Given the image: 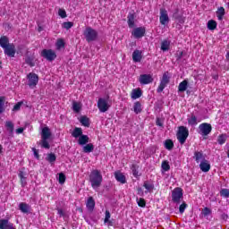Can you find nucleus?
I'll use <instances>...</instances> for the list:
<instances>
[{"instance_id": "f257e3e1", "label": "nucleus", "mask_w": 229, "mask_h": 229, "mask_svg": "<svg viewBox=\"0 0 229 229\" xmlns=\"http://www.w3.org/2000/svg\"><path fill=\"white\" fill-rule=\"evenodd\" d=\"M89 182L93 189L101 187L103 182V175L99 170H93L89 174Z\"/></svg>"}, {"instance_id": "f03ea898", "label": "nucleus", "mask_w": 229, "mask_h": 229, "mask_svg": "<svg viewBox=\"0 0 229 229\" xmlns=\"http://www.w3.org/2000/svg\"><path fill=\"white\" fill-rule=\"evenodd\" d=\"M49 139H51V130L49 127H44L41 131V140L39 141L41 148H44L45 149H49V148H51L49 141H47Z\"/></svg>"}, {"instance_id": "7ed1b4c3", "label": "nucleus", "mask_w": 229, "mask_h": 229, "mask_svg": "<svg viewBox=\"0 0 229 229\" xmlns=\"http://www.w3.org/2000/svg\"><path fill=\"white\" fill-rule=\"evenodd\" d=\"M84 37L87 42H94L98 40V30L90 27H87L86 30H84Z\"/></svg>"}, {"instance_id": "20e7f679", "label": "nucleus", "mask_w": 229, "mask_h": 229, "mask_svg": "<svg viewBox=\"0 0 229 229\" xmlns=\"http://www.w3.org/2000/svg\"><path fill=\"white\" fill-rule=\"evenodd\" d=\"M187 137H189V129H187L185 126L179 127L177 140H179L180 144H185Z\"/></svg>"}, {"instance_id": "39448f33", "label": "nucleus", "mask_w": 229, "mask_h": 229, "mask_svg": "<svg viewBox=\"0 0 229 229\" xmlns=\"http://www.w3.org/2000/svg\"><path fill=\"white\" fill-rule=\"evenodd\" d=\"M27 85L30 89H35L38 85V75L34 72H30L27 75Z\"/></svg>"}, {"instance_id": "423d86ee", "label": "nucleus", "mask_w": 229, "mask_h": 229, "mask_svg": "<svg viewBox=\"0 0 229 229\" xmlns=\"http://www.w3.org/2000/svg\"><path fill=\"white\" fill-rule=\"evenodd\" d=\"M169 80H171V77H169V72H165L163 74V77L160 81V84L157 88V92H163L164 89H165L167 87V84L169 83Z\"/></svg>"}, {"instance_id": "0eeeda50", "label": "nucleus", "mask_w": 229, "mask_h": 229, "mask_svg": "<svg viewBox=\"0 0 229 229\" xmlns=\"http://www.w3.org/2000/svg\"><path fill=\"white\" fill-rule=\"evenodd\" d=\"M98 108L99 112H102V114H105V112H108V109L110 108V104L108 103V99L99 98L98 101Z\"/></svg>"}, {"instance_id": "6e6552de", "label": "nucleus", "mask_w": 229, "mask_h": 229, "mask_svg": "<svg viewBox=\"0 0 229 229\" xmlns=\"http://www.w3.org/2000/svg\"><path fill=\"white\" fill-rule=\"evenodd\" d=\"M210 131H212V125H210V123H204L199 126V135L207 137V135H209Z\"/></svg>"}, {"instance_id": "1a4fd4ad", "label": "nucleus", "mask_w": 229, "mask_h": 229, "mask_svg": "<svg viewBox=\"0 0 229 229\" xmlns=\"http://www.w3.org/2000/svg\"><path fill=\"white\" fill-rule=\"evenodd\" d=\"M41 56L48 60V62H53L56 58V53L52 49H44L41 52Z\"/></svg>"}, {"instance_id": "9d476101", "label": "nucleus", "mask_w": 229, "mask_h": 229, "mask_svg": "<svg viewBox=\"0 0 229 229\" xmlns=\"http://www.w3.org/2000/svg\"><path fill=\"white\" fill-rule=\"evenodd\" d=\"M183 197L182 188H175L172 191V199L174 203H180V199Z\"/></svg>"}, {"instance_id": "9b49d317", "label": "nucleus", "mask_w": 229, "mask_h": 229, "mask_svg": "<svg viewBox=\"0 0 229 229\" xmlns=\"http://www.w3.org/2000/svg\"><path fill=\"white\" fill-rule=\"evenodd\" d=\"M160 24L165 26V24L169 23V14H167V10L162 8L160 9V16H159Z\"/></svg>"}, {"instance_id": "f8f14e48", "label": "nucleus", "mask_w": 229, "mask_h": 229, "mask_svg": "<svg viewBox=\"0 0 229 229\" xmlns=\"http://www.w3.org/2000/svg\"><path fill=\"white\" fill-rule=\"evenodd\" d=\"M139 81L140 85H149V83H153V76L151 74H141Z\"/></svg>"}, {"instance_id": "ddd939ff", "label": "nucleus", "mask_w": 229, "mask_h": 229, "mask_svg": "<svg viewBox=\"0 0 229 229\" xmlns=\"http://www.w3.org/2000/svg\"><path fill=\"white\" fill-rule=\"evenodd\" d=\"M146 34V28L144 27H138L134 29L131 32V35L134 36V38H142Z\"/></svg>"}, {"instance_id": "4468645a", "label": "nucleus", "mask_w": 229, "mask_h": 229, "mask_svg": "<svg viewBox=\"0 0 229 229\" xmlns=\"http://www.w3.org/2000/svg\"><path fill=\"white\" fill-rule=\"evenodd\" d=\"M4 49V54L7 55V56H10L11 58H13V56H15V46L8 45Z\"/></svg>"}, {"instance_id": "2eb2a0df", "label": "nucleus", "mask_w": 229, "mask_h": 229, "mask_svg": "<svg viewBox=\"0 0 229 229\" xmlns=\"http://www.w3.org/2000/svg\"><path fill=\"white\" fill-rule=\"evenodd\" d=\"M199 168L202 173H208V171H210V162H208L207 159L201 161L199 164Z\"/></svg>"}, {"instance_id": "dca6fc26", "label": "nucleus", "mask_w": 229, "mask_h": 229, "mask_svg": "<svg viewBox=\"0 0 229 229\" xmlns=\"http://www.w3.org/2000/svg\"><path fill=\"white\" fill-rule=\"evenodd\" d=\"M0 229H15L13 224L10 223L6 219L0 220Z\"/></svg>"}, {"instance_id": "f3484780", "label": "nucleus", "mask_w": 229, "mask_h": 229, "mask_svg": "<svg viewBox=\"0 0 229 229\" xmlns=\"http://www.w3.org/2000/svg\"><path fill=\"white\" fill-rule=\"evenodd\" d=\"M114 178L120 183H123V184L126 183V176L124 175V174H123L120 171L114 172Z\"/></svg>"}, {"instance_id": "a211bd4d", "label": "nucleus", "mask_w": 229, "mask_h": 229, "mask_svg": "<svg viewBox=\"0 0 229 229\" xmlns=\"http://www.w3.org/2000/svg\"><path fill=\"white\" fill-rule=\"evenodd\" d=\"M19 209L23 214H30V210H31V207L30 206V204H27L26 202H21L19 204Z\"/></svg>"}, {"instance_id": "6ab92c4d", "label": "nucleus", "mask_w": 229, "mask_h": 229, "mask_svg": "<svg viewBox=\"0 0 229 229\" xmlns=\"http://www.w3.org/2000/svg\"><path fill=\"white\" fill-rule=\"evenodd\" d=\"M194 160L197 162V164H199V162H203L205 159V156L203 155V152L201 151H195L193 156Z\"/></svg>"}, {"instance_id": "aec40b11", "label": "nucleus", "mask_w": 229, "mask_h": 229, "mask_svg": "<svg viewBox=\"0 0 229 229\" xmlns=\"http://www.w3.org/2000/svg\"><path fill=\"white\" fill-rule=\"evenodd\" d=\"M142 97V90L140 89H133L131 93V99H139Z\"/></svg>"}, {"instance_id": "412c9836", "label": "nucleus", "mask_w": 229, "mask_h": 229, "mask_svg": "<svg viewBox=\"0 0 229 229\" xmlns=\"http://www.w3.org/2000/svg\"><path fill=\"white\" fill-rule=\"evenodd\" d=\"M187 121L190 126H196L198 123H201V121L198 120V117H196L194 114H191L190 117H188Z\"/></svg>"}, {"instance_id": "4be33fe9", "label": "nucleus", "mask_w": 229, "mask_h": 229, "mask_svg": "<svg viewBox=\"0 0 229 229\" xmlns=\"http://www.w3.org/2000/svg\"><path fill=\"white\" fill-rule=\"evenodd\" d=\"M83 135V130L80 127H75L72 132V137L74 139H80Z\"/></svg>"}, {"instance_id": "5701e85b", "label": "nucleus", "mask_w": 229, "mask_h": 229, "mask_svg": "<svg viewBox=\"0 0 229 229\" xmlns=\"http://www.w3.org/2000/svg\"><path fill=\"white\" fill-rule=\"evenodd\" d=\"M132 60L135 63L140 62V60H142V52H140V50H134L132 53Z\"/></svg>"}, {"instance_id": "b1692460", "label": "nucleus", "mask_w": 229, "mask_h": 229, "mask_svg": "<svg viewBox=\"0 0 229 229\" xmlns=\"http://www.w3.org/2000/svg\"><path fill=\"white\" fill-rule=\"evenodd\" d=\"M89 138L87 135L82 134L78 139V144L79 146H85L86 144H89Z\"/></svg>"}, {"instance_id": "393cba45", "label": "nucleus", "mask_w": 229, "mask_h": 229, "mask_svg": "<svg viewBox=\"0 0 229 229\" xmlns=\"http://www.w3.org/2000/svg\"><path fill=\"white\" fill-rule=\"evenodd\" d=\"M188 87H189V81H187V80H184L181 83H179L178 90L179 92H185Z\"/></svg>"}, {"instance_id": "a878e982", "label": "nucleus", "mask_w": 229, "mask_h": 229, "mask_svg": "<svg viewBox=\"0 0 229 229\" xmlns=\"http://www.w3.org/2000/svg\"><path fill=\"white\" fill-rule=\"evenodd\" d=\"M82 151L83 153H92V151H94V144L86 143L82 148Z\"/></svg>"}, {"instance_id": "bb28decb", "label": "nucleus", "mask_w": 229, "mask_h": 229, "mask_svg": "<svg viewBox=\"0 0 229 229\" xmlns=\"http://www.w3.org/2000/svg\"><path fill=\"white\" fill-rule=\"evenodd\" d=\"M86 207L89 210H94V208L96 207V201H94V199L92 197H89L88 199Z\"/></svg>"}, {"instance_id": "cd10ccee", "label": "nucleus", "mask_w": 229, "mask_h": 229, "mask_svg": "<svg viewBox=\"0 0 229 229\" xmlns=\"http://www.w3.org/2000/svg\"><path fill=\"white\" fill-rule=\"evenodd\" d=\"M128 21V26L129 28H134L135 26V15L134 14H129L127 17Z\"/></svg>"}, {"instance_id": "c85d7f7f", "label": "nucleus", "mask_w": 229, "mask_h": 229, "mask_svg": "<svg viewBox=\"0 0 229 229\" xmlns=\"http://www.w3.org/2000/svg\"><path fill=\"white\" fill-rule=\"evenodd\" d=\"M216 17L218 21H223V17H225V7H219L216 11Z\"/></svg>"}, {"instance_id": "c756f323", "label": "nucleus", "mask_w": 229, "mask_h": 229, "mask_svg": "<svg viewBox=\"0 0 229 229\" xmlns=\"http://www.w3.org/2000/svg\"><path fill=\"white\" fill-rule=\"evenodd\" d=\"M161 169L163 171V173H167V171H169L171 169V165H169V161H163L161 164Z\"/></svg>"}, {"instance_id": "7c9ffc66", "label": "nucleus", "mask_w": 229, "mask_h": 229, "mask_svg": "<svg viewBox=\"0 0 229 229\" xmlns=\"http://www.w3.org/2000/svg\"><path fill=\"white\" fill-rule=\"evenodd\" d=\"M80 123L82 124V126H86V128H89V126H90V121L87 116H81L80 118Z\"/></svg>"}, {"instance_id": "2f4dec72", "label": "nucleus", "mask_w": 229, "mask_h": 229, "mask_svg": "<svg viewBox=\"0 0 229 229\" xmlns=\"http://www.w3.org/2000/svg\"><path fill=\"white\" fill-rule=\"evenodd\" d=\"M226 139H228V135L227 134H220L217 137L218 144H220V146H223V144H225V142H226Z\"/></svg>"}, {"instance_id": "473e14b6", "label": "nucleus", "mask_w": 229, "mask_h": 229, "mask_svg": "<svg viewBox=\"0 0 229 229\" xmlns=\"http://www.w3.org/2000/svg\"><path fill=\"white\" fill-rule=\"evenodd\" d=\"M9 40L8 38H6V36H4L0 38V46L1 47H3L4 49L5 47H8V46H10V44H8Z\"/></svg>"}, {"instance_id": "72a5a7b5", "label": "nucleus", "mask_w": 229, "mask_h": 229, "mask_svg": "<svg viewBox=\"0 0 229 229\" xmlns=\"http://www.w3.org/2000/svg\"><path fill=\"white\" fill-rule=\"evenodd\" d=\"M171 46V41L164 40L161 43V51H169V47Z\"/></svg>"}, {"instance_id": "f704fd0d", "label": "nucleus", "mask_w": 229, "mask_h": 229, "mask_svg": "<svg viewBox=\"0 0 229 229\" xmlns=\"http://www.w3.org/2000/svg\"><path fill=\"white\" fill-rule=\"evenodd\" d=\"M134 114H140L142 112V105L140 102H135L133 106Z\"/></svg>"}, {"instance_id": "c9c22d12", "label": "nucleus", "mask_w": 229, "mask_h": 229, "mask_svg": "<svg viewBox=\"0 0 229 229\" xmlns=\"http://www.w3.org/2000/svg\"><path fill=\"white\" fill-rule=\"evenodd\" d=\"M46 160L50 164H55L56 162V156L54 153L47 154Z\"/></svg>"}, {"instance_id": "e433bc0d", "label": "nucleus", "mask_w": 229, "mask_h": 229, "mask_svg": "<svg viewBox=\"0 0 229 229\" xmlns=\"http://www.w3.org/2000/svg\"><path fill=\"white\" fill-rule=\"evenodd\" d=\"M165 149H168L169 151H171V149H173V148H174V143H173V140H166L165 141Z\"/></svg>"}, {"instance_id": "4c0bfd02", "label": "nucleus", "mask_w": 229, "mask_h": 229, "mask_svg": "<svg viewBox=\"0 0 229 229\" xmlns=\"http://www.w3.org/2000/svg\"><path fill=\"white\" fill-rule=\"evenodd\" d=\"M216 28H217V22H216V21H214V20L208 21V30H214Z\"/></svg>"}, {"instance_id": "58836bf2", "label": "nucleus", "mask_w": 229, "mask_h": 229, "mask_svg": "<svg viewBox=\"0 0 229 229\" xmlns=\"http://www.w3.org/2000/svg\"><path fill=\"white\" fill-rule=\"evenodd\" d=\"M72 108H73V112H76V114H78V112L81 110V104L78 102H73Z\"/></svg>"}, {"instance_id": "ea45409f", "label": "nucleus", "mask_w": 229, "mask_h": 229, "mask_svg": "<svg viewBox=\"0 0 229 229\" xmlns=\"http://www.w3.org/2000/svg\"><path fill=\"white\" fill-rule=\"evenodd\" d=\"M25 62L30 67H35V59L33 57H27Z\"/></svg>"}, {"instance_id": "a19ab883", "label": "nucleus", "mask_w": 229, "mask_h": 229, "mask_svg": "<svg viewBox=\"0 0 229 229\" xmlns=\"http://www.w3.org/2000/svg\"><path fill=\"white\" fill-rule=\"evenodd\" d=\"M55 46L56 49H62V47H64L65 42H64V39H58Z\"/></svg>"}, {"instance_id": "79ce46f5", "label": "nucleus", "mask_w": 229, "mask_h": 229, "mask_svg": "<svg viewBox=\"0 0 229 229\" xmlns=\"http://www.w3.org/2000/svg\"><path fill=\"white\" fill-rule=\"evenodd\" d=\"M131 171H132V174L135 178H139V171L137 170V165H132L131 167Z\"/></svg>"}, {"instance_id": "37998d69", "label": "nucleus", "mask_w": 229, "mask_h": 229, "mask_svg": "<svg viewBox=\"0 0 229 229\" xmlns=\"http://www.w3.org/2000/svg\"><path fill=\"white\" fill-rule=\"evenodd\" d=\"M63 28H64V30H71V28H72V26H74V24L71 21H66L63 23Z\"/></svg>"}, {"instance_id": "c03bdc74", "label": "nucleus", "mask_w": 229, "mask_h": 229, "mask_svg": "<svg viewBox=\"0 0 229 229\" xmlns=\"http://www.w3.org/2000/svg\"><path fill=\"white\" fill-rule=\"evenodd\" d=\"M58 182L61 185H64V183H65V174H64V173L59 174Z\"/></svg>"}, {"instance_id": "a18cd8bd", "label": "nucleus", "mask_w": 229, "mask_h": 229, "mask_svg": "<svg viewBox=\"0 0 229 229\" xmlns=\"http://www.w3.org/2000/svg\"><path fill=\"white\" fill-rule=\"evenodd\" d=\"M201 214H203L204 216L207 217V216H210V214H212V210L208 208H204L201 211Z\"/></svg>"}, {"instance_id": "49530a36", "label": "nucleus", "mask_w": 229, "mask_h": 229, "mask_svg": "<svg viewBox=\"0 0 229 229\" xmlns=\"http://www.w3.org/2000/svg\"><path fill=\"white\" fill-rule=\"evenodd\" d=\"M220 196H223L224 198H229V191L228 189H223L220 191Z\"/></svg>"}, {"instance_id": "de8ad7c7", "label": "nucleus", "mask_w": 229, "mask_h": 229, "mask_svg": "<svg viewBox=\"0 0 229 229\" xmlns=\"http://www.w3.org/2000/svg\"><path fill=\"white\" fill-rule=\"evenodd\" d=\"M137 203L139 207H141V208L146 207V200H144V199L142 198L137 199Z\"/></svg>"}, {"instance_id": "09e8293b", "label": "nucleus", "mask_w": 229, "mask_h": 229, "mask_svg": "<svg viewBox=\"0 0 229 229\" xmlns=\"http://www.w3.org/2000/svg\"><path fill=\"white\" fill-rule=\"evenodd\" d=\"M58 15H59V17H61L62 19H65V17H67V13H66L65 10H64V9H59V11H58Z\"/></svg>"}, {"instance_id": "8fccbe9b", "label": "nucleus", "mask_w": 229, "mask_h": 229, "mask_svg": "<svg viewBox=\"0 0 229 229\" xmlns=\"http://www.w3.org/2000/svg\"><path fill=\"white\" fill-rule=\"evenodd\" d=\"M185 208H187V204L182 203L180 207H179V212L181 214H183V212H185Z\"/></svg>"}, {"instance_id": "3c124183", "label": "nucleus", "mask_w": 229, "mask_h": 229, "mask_svg": "<svg viewBox=\"0 0 229 229\" xmlns=\"http://www.w3.org/2000/svg\"><path fill=\"white\" fill-rule=\"evenodd\" d=\"M21 106H22V102H18L13 108L14 112H17L18 110H21Z\"/></svg>"}, {"instance_id": "603ef678", "label": "nucleus", "mask_w": 229, "mask_h": 229, "mask_svg": "<svg viewBox=\"0 0 229 229\" xmlns=\"http://www.w3.org/2000/svg\"><path fill=\"white\" fill-rule=\"evenodd\" d=\"M5 126L10 130V131H13V123L6 122Z\"/></svg>"}, {"instance_id": "864d4df0", "label": "nucleus", "mask_w": 229, "mask_h": 229, "mask_svg": "<svg viewBox=\"0 0 229 229\" xmlns=\"http://www.w3.org/2000/svg\"><path fill=\"white\" fill-rule=\"evenodd\" d=\"M109 220H110V211L106 210L104 223H108Z\"/></svg>"}, {"instance_id": "5fc2aeb1", "label": "nucleus", "mask_w": 229, "mask_h": 229, "mask_svg": "<svg viewBox=\"0 0 229 229\" xmlns=\"http://www.w3.org/2000/svg\"><path fill=\"white\" fill-rule=\"evenodd\" d=\"M183 57V51H178L176 53V58L177 60H182V58Z\"/></svg>"}, {"instance_id": "6e6d98bb", "label": "nucleus", "mask_w": 229, "mask_h": 229, "mask_svg": "<svg viewBox=\"0 0 229 229\" xmlns=\"http://www.w3.org/2000/svg\"><path fill=\"white\" fill-rule=\"evenodd\" d=\"M144 187H145V189H147V191H151V189H152L151 184H149L148 182L144 183Z\"/></svg>"}, {"instance_id": "4d7b16f0", "label": "nucleus", "mask_w": 229, "mask_h": 229, "mask_svg": "<svg viewBox=\"0 0 229 229\" xmlns=\"http://www.w3.org/2000/svg\"><path fill=\"white\" fill-rule=\"evenodd\" d=\"M32 151L34 153L35 157L38 158V150H37V148H32Z\"/></svg>"}, {"instance_id": "13d9d810", "label": "nucleus", "mask_w": 229, "mask_h": 229, "mask_svg": "<svg viewBox=\"0 0 229 229\" xmlns=\"http://www.w3.org/2000/svg\"><path fill=\"white\" fill-rule=\"evenodd\" d=\"M156 124H157V126H164V124L162 123V121L160 120V118H157V119Z\"/></svg>"}, {"instance_id": "bf43d9fd", "label": "nucleus", "mask_w": 229, "mask_h": 229, "mask_svg": "<svg viewBox=\"0 0 229 229\" xmlns=\"http://www.w3.org/2000/svg\"><path fill=\"white\" fill-rule=\"evenodd\" d=\"M106 225H107V226H114V221L112 220H108L107 222H105Z\"/></svg>"}, {"instance_id": "052dcab7", "label": "nucleus", "mask_w": 229, "mask_h": 229, "mask_svg": "<svg viewBox=\"0 0 229 229\" xmlns=\"http://www.w3.org/2000/svg\"><path fill=\"white\" fill-rule=\"evenodd\" d=\"M22 131H24V128H18V129L16 130V133H18V134L22 133Z\"/></svg>"}, {"instance_id": "680f3d73", "label": "nucleus", "mask_w": 229, "mask_h": 229, "mask_svg": "<svg viewBox=\"0 0 229 229\" xmlns=\"http://www.w3.org/2000/svg\"><path fill=\"white\" fill-rule=\"evenodd\" d=\"M19 177L21 178V182L24 180V172H20L19 173Z\"/></svg>"}, {"instance_id": "e2e57ef3", "label": "nucleus", "mask_w": 229, "mask_h": 229, "mask_svg": "<svg viewBox=\"0 0 229 229\" xmlns=\"http://www.w3.org/2000/svg\"><path fill=\"white\" fill-rule=\"evenodd\" d=\"M57 214L59 215V216H64V210H62V209H57Z\"/></svg>"}, {"instance_id": "0e129e2a", "label": "nucleus", "mask_w": 229, "mask_h": 229, "mask_svg": "<svg viewBox=\"0 0 229 229\" xmlns=\"http://www.w3.org/2000/svg\"><path fill=\"white\" fill-rule=\"evenodd\" d=\"M5 30H10L12 28V26H10V24L6 23L5 25Z\"/></svg>"}, {"instance_id": "69168bd1", "label": "nucleus", "mask_w": 229, "mask_h": 229, "mask_svg": "<svg viewBox=\"0 0 229 229\" xmlns=\"http://www.w3.org/2000/svg\"><path fill=\"white\" fill-rule=\"evenodd\" d=\"M140 192H142V188L138 189V194H140Z\"/></svg>"}, {"instance_id": "338daca9", "label": "nucleus", "mask_w": 229, "mask_h": 229, "mask_svg": "<svg viewBox=\"0 0 229 229\" xmlns=\"http://www.w3.org/2000/svg\"><path fill=\"white\" fill-rule=\"evenodd\" d=\"M0 153H3V146L0 145Z\"/></svg>"}, {"instance_id": "774afa93", "label": "nucleus", "mask_w": 229, "mask_h": 229, "mask_svg": "<svg viewBox=\"0 0 229 229\" xmlns=\"http://www.w3.org/2000/svg\"><path fill=\"white\" fill-rule=\"evenodd\" d=\"M226 60H229V53L226 54Z\"/></svg>"}]
</instances>
